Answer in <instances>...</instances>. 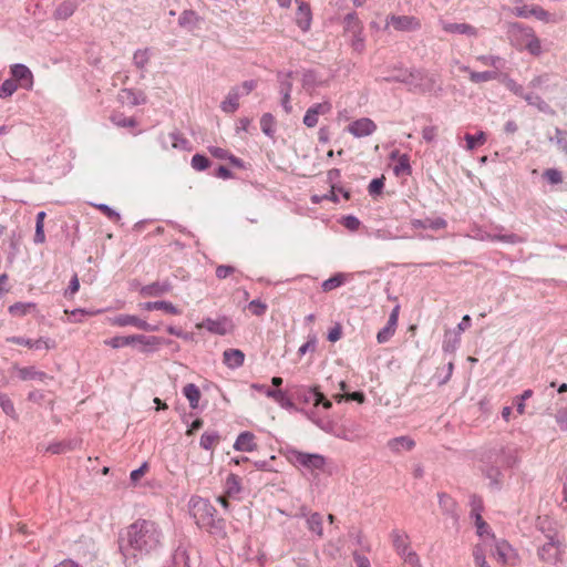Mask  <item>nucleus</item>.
<instances>
[{
	"instance_id": "nucleus-23",
	"label": "nucleus",
	"mask_w": 567,
	"mask_h": 567,
	"mask_svg": "<svg viewBox=\"0 0 567 567\" xmlns=\"http://www.w3.org/2000/svg\"><path fill=\"white\" fill-rule=\"evenodd\" d=\"M491 538L495 540V551L493 555L497 557L502 565L506 564L508 554L513 550L512 546L504 539L496 540L494 534H491Z\"/></svg>"
},
{
	"instance_id": "nucleus-48",
	"label": "nucleus",
	"mask_w": 567,
	"mask_h": 567,
	"mask_svg": "<svg viewBox=\"0 0 567 567\" xmlns=\"http://www.w3.org/2000/svg\"><path fill=\"white\" fill-rule=\"evenodd\" d=\"M396 328L386 323V326L381 329L377 334V340L379 343H385L390 340V338L395 333Z\"/></svg>"
},
{
	"instance_id": "nucleus-2",
	"label": "nucleus",
	"mask_w": 567,
	"mask_h": 567,
	"mask_svg": "<svg viewBox=\"0 0 567 567\" xmlns=\"http://www.w3.org/2000/svg\"><path fill=\"white\" fill-rule=\"evenodd\" d=\"M385 82H400L420 89L423 92L433 90L436 80L433 74L421 70H394L390 75L384 76Z\"/></svg>"
},
{
	"instance_id": "nucleus-17",
	"label": "nucleus",
	"mask_w": 567,
	"mask_h": 567,
	"mask_svg": "<svg viewBox=\"0 0 567 567\" xmlns=\"http://www.w3.org/2000/svg\"><path fill=\"white\" fill-rule=\"evenodd\" d=\"M19 378L23 381L28 380H39L41 382H45L48 380H52L53 378L48 375L45 372L35 370L34 367H25V368H17Z\"/></svg>"
},
{
	"instance_id": "nucleus-8",
	"label": "nucleus",
	"mask_w": 567,
	"mask_h": 567,
	"mask_svg": "<svg viewBox=\"0 0 567 567\" xmlns=\"http://www.w3.org/2000/svg\"><path fill=\"white\" fill-rule=\"evenodd\" d=\"M377 130L374 122L368 117L359 118L348 126V132L355 137L371 135Z\"/></svg>"
},
{
	"instance_id": "nucleus-25",
	"label": "nucleus",
	"mask_w": 567,
	"mask_h": 567,
	"mask_svg": "<svg viewBox=\"0 0 567 567\" xmlns=\"http://www.w3.org/2000/svg\"><path fill=\"white\" fill-rule=\"evenodd\" d=\"M76 3L73 0H65L59 4V7L54 11V18L56 20H65L70 18L74 11L76 10Z\"/></svg>"
},
{
	"instance_id": "nucleus-45",
	"label": "nucleus",
	"mask_w": 567,
	"mask_h": 567,
	"mask_svg": "<svg viewBox=\"0 0 567 567\" xmlns=\"http://www.w3.org/2000/svg\"><path fill=\"white\" fill-rule=\"evenodd\" d=\"M209 165L210 161L202 154H195L192 158V167L196 171H205Z\"/></svg>"
},
{
	"instance_id": "nucleus-37",
	"label": "nucleus",
	"mask_w": 567,
	"mask_h": 567,
	"mask_svg": "<svg viewBox=\"0 0 567 567\" xmlns=\"http://www.w3.org/2000/svg\"><path fill=\"white\" fill-rule=\"evenodd\" d=\"M174 567H190L189 556L187 550L183 547H178L173 555Z\"/></svg>"
},
{
	"instance_id": "nucleus-47",
	"label": "nucleus",
	"mask_w": 567,
	"mask_h": 567,
	"mask_svg": "<svg viewBox=\"0 0 567 567\" xmlns=\"http://www.w3.org/2000/svg\"><path fill=\"white\" fill-rule=\"evenodd\" d=\"M278 76L280 79V85H279L280 93L291 94V91H292L291 72H288L286 74L279 73Z\"/></svg>"
},
{
	"instance_id": "nucleus-62",
	"label": "nucleus",
	"mask_w": 567,
	"mask_h": 567,
	"mask_svg": "<svg viewBox=\"0 0 567 567\" xmlns=\"http://www.w3.org/2000/svg\"><path fill=\"white\" fill-rule=\"evenodd\" d=\"M497 241H503V243H506L509 245H515V244L523 243L524 239L522 237H519L518 235L511 233V234H505V235H498Z\"/></svg>"
},
{
	"instance_id": "nucleus-1",
	"label": "nucleus",
	"mask_w": 567,
	"mask_h": 567,
	"mask_svg": "<svg viewBox=\"0 0 567 567\" xmlns=\"http://www.w3.org/2000/svg\"><path fill=\"white\" fill-rule=\"evenodd\" d=\"M163 537L158 524L150 519H136L120 536V548L124 556L147 555L161 546Z\"/></svg>"
},
{
	"instance_id": "nucleus-24",
	"label": "nucleus",
	"mask_w": 567,
	"mask_h": 567,
	"mask_svg": "<svg viewBox=\"0 0 567 567\" xmlns=\"http://www.w3.org/2000/svg\"><path fill=\"white\" fill-rule=\"evenodd\" d=\"M461 70L464 71V72H467L470 74V80L473 83L487 82V81H491V80H495L497 78V72L496 71L476 72V71L470 70V68L466 66V65H463L461 68Z\"/></svg>"
},
{
	"instance_id": "nucleus-7",
	"label": "nucleus",
	"mask_w": 567,
	"mask_h": 567,
	"mask_svg": "<svg viewBox=\"0 0 567 567\" xmlns=\"http://www.w3.org/2000/svg\"><path fill=\"white\" fill-rule=\"evenodd\" d=\"M386 24H391L396 31H414L421 27L420 20L412 16H391Z\"/></svg>"
},
{
	"instance_id": "nucleus-43",
	"label": "nucleus",
	"mask_w": 567,
	"mask_h": 567,
	"mask_svg": "<svg viewBox=\"0 0 567 567\" xmlns=\"http://www.w3.org/2000/svg\"><path fill=\"white\" fill-rule=\"evenodd\" d=\"M18 90V84L14 80L8 79L0 85V99L11 96Z\"/></svg>"
},
{
	"instance_id": "nucleus-54",
	"label": "nucleus",
	"mask_w": 567,
	"mask_h": 567,
	"mask_svg": "<svg viewBox=\"0 0 567 567\" xmlns=\"http://www.w3.org/2000/svg\"><path fill=\"white\" fill-rule=\"evenodd\" d=\"M248 308L255 316L260 317L266 312L267 305L261 302L259 299H255L249 302Z\"/></svg>"
},
{
	"instance_id": "nucleus-31",
	"label": "nucleus",
	"mask_w": 567,
	"mask_h": 567,
	"mask_svg": "<svg viewBox=\"0 0 567 567\" xmlns=\"http://www.w3.org/2000/svg\"><path fill=\"white\" fill-rule=\"evenodd\" d=\"M411 224L414 228H423V229H425V228L442 229L446 226L445 219H443L441 217L435 218V219H425V220L413 219Z\"/></svg>"
},
{
	"instance_id": "nucleus-10",
	"label": "nucleus",
	"mask_w": 567,
	"mask_h": 567,
	"mask_svg": "<svg viewBox=\"0 0 567 567\" xmlns=\"http://www.w3.org/2000/svg\"><path fill=\"white\" fill-rule=\"evenodd\" d=\"M114 323L120 327L134 326L144 331H156L157 327L151 326L146 321L132 315H120L114 319Z\"/></svg>"
},
{
	"instance_id": "nucleus-9",
	"label": "nucleus",
	"mask_w": 567,
	"mask_h": 567,
	"mask_svg": "<svg viewBox=\"0 0 567 567\" xmlns=\"http://www.w3.org/2000/svg\"><path fill=\"white\" fill-rule=\"evenodd\" d=\"M559 543L555 542L553 538L544 544L538 550L540 559L548 564H556L559 560Z\"/></svg>"
},
{
	"instance_id": "nucleus-42",
	"label": "nucleus",
	"mask_w": 567,
	"mask_h": 567,
	"mask_svg": "<svg viewBox=\"0 0 567 567\" xmlns=\"http://www.w3.org/2000/svg\"><path fill=\"white\" fill-rule=\"evenodd\" d=\"M274 124H275V118H274V116L270 113H265L261 116V118H260V127H261V131L266 135L272 136Z\"/></svg>"
},
{
	"instance_id": "nucleus-26",
	"label": "nucleus",
	"mask_w": 567,
	"mask_h": 567,
	"mask_svg": "<svg viewBox=\"0 0 567 567\" xmlns=\"http://www.w3.org/2000/svg\"><path fill=\"white\" fill-rule=\"evenodd\" d=\"M362 23L361 21L358 19L357 14L355 13H348L346 17H344V33L347 35H351L353 33L358 34V33H362Z\"/></svg>"
},
{
	"instance_id": "nucleus-20",
	"label": "nucleus",
	"mask_w": 567,
	"mask_h": 567,
	"mask_svg": "<svg viewBox=\"0 0 567 567\" xmlns=\"http://www.w3.org/2000/svg\"><path fill=\"white\" fill-rule=\"evenodd\" d=\"M135 340H144L142 336H126V337H114L109 340H105L104 343L106 346L112 347L113 349H117L125 346H131L135 343ZM145 341L150 342V339H145ZM151 341H155L154 339H151Z\"/></svg>"
},
{
	"instance_id": "nucleus-28",
	"label": "nucleus",
	"mask_w": 567,
	"mask_h": 567,
	"mask_svg": "<svg viewBox=\"0 0 567 567\" xmlns=\"http://www.w3.org/2000/svg\"><path fill=\"white\" fill-rule=\"evenodd\" d=\"M414 441L409 436H399L389 441V447L394 452H400L402 450L410 451L414 446Z\"/></svg>"
},
{
	"instance_id": "nucleus-30",
	"label": "nucleus",
	"mask_w": 567,
	"mask_h": 567,
	"mask_svg": "<svg viewBox=\"0 0 567 567\" xmlns=\"http://www.w3.org/2000/svg\"><path fill=\"white\" fill-rule=\"evenodd\" d=\"M305 401H312L315 405L322 404V406L327 410L332 406V403L326 399L323 393H321L317 388H312L308 391V394L305 396Z\"/></svg>"
},
{
	"instance_id": "nucleus-44",
	"label": "nucleus",
	"mask_w": 567,
	"mask_h": 567,
	"mask_svg": "<svg viewBox=\"0 0 567 567\" xmlns=\"http://www.w3.org/2000/svg\"><path fill=\"white\" fill-rule=\"evenodd\" d=\"M11 74L16 80L32 78V73L24 64H14L11 66Z\"/></svg>"
},
{
	"instance_id": "nucleus-3",
	"label": "nucleus",
	"mask_w": 567,
	"mask_h": 567,
	"mask_svg": "<svg viewBox=\"0 0 567 567\" xmlns=\"http://www.w3.org/2000/svg\"><path fill=\"white\" fill-rule=\"evenodd\" d=\"M189 511L196 524L203 528H213L216 526V509L208 499L193 497L190 499Z\"/></svg>"
},
{
	"instance_id": "nucleus-49",
	"label": "nucleus",
	"mask_w": 567,
	"mask_h": 567,
	"mask_svg": "<svg viewBox=\"0 0 567 567\" xmlns=\"http://www.w3.org/2000/svg\"><path fill=\"white\" fill-rule=\"evenodd\" d=\"M349 37L351 38L350 44H351V48L353 49V51H355L358 53H362L365 48L364 38L362 37V33H358V34L353 33Z\"/></svg>"
},
{
	"instance_id": "nucleus-34",
	"label": "nucleus",
	"mask_w": 567,
	"mask_h": 567,
	"mask_svg": "<svg viewBox=\"0 0 567 567\" xmlns=\"http://www.w3.org/2000/svg\"><path fill=\"white\" fill-rule=\"evenodd\" d=\"M0 406L6 415H8L14 421L18 420V414L14 404L6 393H3L2 396H0Z\"/></svg>"
},
{
	"instance_id": "nucleus-51",
	"label": "nucleus",
	"mask_w": 567,
	"mask_h": 567,
	"mask_svg": "<svg viewBox=\"0 0 567 567\" xmlns=\"http://www.w3.org/2000/svg\"><path fill=\"white\" fill-rule=\"evenodd\" d=\"M543 176L553 185L560 184L563 182L561 172L556 168L546 169Z\"/></svg>"
},
{
	"instance_id": "nucleus-32",
	"label": "nucleus",
	"mask_w": 567,
	"mask_h": 567,
	"mask_svg": "<svg viewBox=\"0 0 567 567\" xmlns=\"http://www.w3.org/2000/svg\"><path fill=\"white\" fill-rule=\"evenodd\" d=\"M200 18L199 16L193 11V10H184L178 19V24L182 28H194L198 22Z\"/></svg>"
},
{
	"instance_id": "nucleus-12",
	"label": "nucleus",
	"mask_w": 567,
	"mask_h": 567,
	"mask_svg": "<svg viewBox=\"0 0 567 567\" xmlns=\"http://www.w3.org/2000/svg\"><path fill=\"white\" fill-rule=\"evenodd\" d=\"M172 290V285L168 281L153 282L142 287L141 295L143 297H159Z\"/></svg>"
},
{
	"instance_id": "nucleus-55",
	"label": "nucleus",
	"mask_w": 567,
	"mask_h": 567,
	"mask_svg": "<svg viewBox=\"0 0 567 567\" xmlns=\"http://www.w3.org/2000/svg\"><path fill=\"white\" fill-rule=\"evenodd\" d=\"M134 63L138 69H143L148 63L147 50H138L134 53Z\"/></svg>"
},
{
	"instance_id": "nucleus-19",
	"label": "nucleus",
	"mask_w": 567,
	"mask_h": 567,
	"mask_svg": "<svg viewBox=\"0 0 567 567\" xmlns=\"http://www.w3.org/2000/svg\"><path fill=\"white\" fill-rule=\"evenodd\" d=\"M307 528L310 533L315 534L319 538L323 537V518L318 512H313L306 519Z\"/></svg>"
},
{
	"instance_id": "nucleus-61",
	"label": "nucleus",
	"mask_w": 567,
	"mask_h": 567,
	"mask_svg": "<svg viewBox=\"0 0 567 567\" xmlns=\"http://www.w3.org/2000/svg\"><path fill=\"white\" fill-rule=\"evenodd\" d=\"M473 557L477 566H484L486 563L485 550L482 545H476L473 549Z\"/></svg>"
},
{
	"instance_id": "nucleus-46",
	"label": "nucleus",
	"mask_w": 567,
	"mask_h": 567,
	"mask_svg": "<svg viewBox=\"0 0 567 567\" xmlns=\"http://www.w3.org/2000/svg\"><path fill=\"white\" fill-rule=\"evenodd\" d=\"M555 140L557 146L567 154V131L556 128L555 130V138H550V141Z\"/></svg>"
},
{
	"instance_id": "nucleus-64",
	"label": "nucleus",
	"mask_w": 567,
	"mask_h": 567,
	"mask_svg": "<svg viewBox=\"0 0 567 567\" xmlns=\"http://www.w3.org/2000/svg\"><path fill=\"white\" fill-rule=\"evenodd\" d=\"M235 267L233 266H228V265H220L216 268V277L218 279H225L227 278L229 275L234 274L235 272Z\"/></svg>"
},
{
	"instance_id": "nucleus-5",
	"label": "nucleus",
	"mask_w": 567,
	"mask_h": 567,
	"mask_svg": "<svg viewBox=\"0 0 567 567\" xmlns=\"http://www.w3.org/2000/svg\"><path fill=\"white\" fill-rule=\"evenodd\" d=\"M196 328H198V329L205 328L212 333H215L218 336H225L227 333H230L234 330V323L227 317H220L216 320L207 318L203 322L197 323Z\"/></svg>"
},
{
	"instance_id": "nucleus-39",
	"label": "nucleus",
	"mask_w": 567,
	"mask_h": 567,
	"mask_svg": "<svg viewBox=\"0 0 567 567\" xmlns=\"http://www.w3.org/2000/svg\"><path fill=\"white\" fill-rule=\"evenodd\" d=\"M466 148L473 151L476 145H483L486 142V134L480 131L476 135L465 134Z\"/></svg>"
},
{
	"instance_id": "nucleus-56",
	"label": "nucleus",
	"mask_w": 567,
	"mask_h": 567,
	"mask_svg": "<svg viewBox=\"0 0 567 567\" xmlns=\"http://www.w3.org/2000/svg\"><path fill=\"white\" fill-rule=\"evenodd\" d=\"M471 517H476L477 514H482L483 512V501L480 496L473 495L471 497Z\"/></svg>"
},
{
	"instance_id": "nucleus-14",
	"label": "nucleus",
	"mask_w": 567,
	"mask_h": 567,
	"mask_svg": "<svg viewBox=\"0 0 567 567\" xmlns=\"http://www.w3.org/2000/svg\"><path fill=\"white\" fill-rule=\"evenodd\" d=\"M442 28L445 32L453 34H466L468 37L477 35V30L468 23H450L443 21Z\"/></svg>"
},
{
	"instance_id": "nucleus-50",
	"label": "nucleus",
	"mask_w": 567,
	"mask_h": 567,
	"mask_svg": "<svg viewBox=\"0 0 567 567\" xmlns=\"http://www.w3.org/2000/svg\"><path fill=\"white\" fill-rule=\"evenodd\" d=\"M555 421L559 426V430L567 432V406L560 408L555 414Z\"/></svg>"
},
{
	"instance_id": "nucleus-33",
	"label": "nucleus",
	"mask_w": 567,
	"mask_h": 567,
	"mask_svg": "<svg viewBox=\"0 0 567 567\" xmlns=\"http://www.w3.org/2000/svg\"><path fill=\"white\" fill-rule=\"evenodd\" d=\"M523 97L529 105L537 107L540 112H553L549 104L537 94L528 93L525 94Z\"/></svg>"
},
{
	"instance_id": "nucleus-53",
	"label": "nucleus",
	"mask_w": 567,
	"mask_h": 567,
	"mask_svg": "<svg viewBox=\"0 0 567 567\" xmlns=\"http://www.w3.org/2000/svg\"><path fill=\"white\" fill-rule=\"evenodd\" d=\"M95 207L99 210H101L109 219H111L113 221H118L121 219L120 214L106 204H99V205H95Z\"/></svg>"
},
{
	"instance_id": "nucleus-4",
	"label": "nucleus",
	"mask_w": 567,
	"mask_h": 567,
	"mask_svg": "<svg viewBox=\"0 0 567 567\" xmlns=\"http://www.w3.org/2000/svg\"><path fill=\"white\" fill-rule=\"evenodd\" d=\"M290 455H291V460L296 464H298L305 468H308L310 471L322 470L326 465V458L322 455L317 454V453H306V452L292 450L290 452Z\"/></svg>"
},
{
	"instance_id": "nucleus-29",
	"label": "nucleus",
	"mask_w": 567,
	"mask_h": 567,
	"mask_svg": "<svg viewBox=\"0 0 567 567\" xmlns=\"http://www.w3.org/2000/svg\"><path fill=\"white\" fill-rule=\"evenodd\" d=\"M183 393L189 402V406L192 409L198 408V403L200 400V391L198 386L194 383H188L184 386Z\"/></svg>"
},
{
	"instance_id": "nucleus-58",
	"label": "nucleus",
	"mask_w": 567,
	"mask_h": 567,
	"mask_svg": "<svg viewBox=\"0 0 567 567\" xmlns=\"http://www.w3.org/2000/svg\"><path fill=\"white\" fill-rule=\"evenodd\" d=\"M528 12H530L532 16H534L536 19L540 21H549V13L539 6L530 7V10H528Z\"/></svg>"
},
{
	"instance_id": "nucleus-15",
	"label": "nucleus",
	"mask_w": 567,
	"mask_h": 567,
	"mask_svg": "<svg viewBox=\"0 0 567 567\" xmlns=\"http://www.w3.org/2000/svg\"><path fill=\"white\" fill-rule=\"evenodd\" d=\"M234 449L241 452H252L257 449L255 435L251 432H243L238 435Z\"/></svg>"
},
{
	"instance_id": "nucleus-18",
	"label": "nucleus",
	"mask_w": 567,
	"mask_h": 567,
	"mask_svg": "<svg viewBox=\"0 0 567 567\" xmlns=\"http://www.w3.org/2000/svg\"><path fill=\"white\" fill-rule=\"evenodd\" d=\"M224 363L230 369H237L244 364L245 354L238 349H227L224 351Z\"/></svg>"
},
{
	"instance_id": "nucleus-6",
	"label": "nucleus",
	"mask_w": 567,
	"mask_h": 567,
	"mask_svg": "<svg viewBox=\"0 0 567 567\" xmlns=\"http://www.w3.org/2000/svg\"><path fill=\"white\" fill-rule=\"evenodd\" d=\"M331 110L332 104L328 100L321 103H316L307 110L302 122L307 127H315L318 124L319 116L329 114Z\"/></svg>"
},
{
	"instance_id": "nucleus-40",
	"label": "nucleus",
	"mask_w": 567,
	"mask_h": 567,
	"mask_svg": "<svg viewBox=\"0 0 567 567\" xmlns=\"http://www.w3.org/2000/svg\"><path fill=\"white\" fill-rule=\"evenodd\" d=\"M344 282V275L337 274L331 278L324 280L321 285V288L324 292L331 291L338 287H340Z\"/></svg>"
},
{
	"instance_id": "nucleus-11",
	"label": "nucleus",
	"mask_w": 567,
	"mask_h": 567,
	"mask_svg": "<svg viewBox=\"0 0 567 567\" xmlns=\"http://www.w3.org/2000/svg\"><path fill=\"white\" fill-rule=\"evenodd\" d=\"M512 29H517L524 32L525 37L528 39L526 43V49L530 54L538 56L542 54V44L540 40L536 37L534 30L532 28H522L518 23H513Z\"/></svg>"
},
{
	"instance_id": "nucleus-52",
	"label": "nucleus",
	"mask_w": 567,
	"mask_h": 567,
	"mask_svg": "<svg viewBox=\"0 0 567 567\" xmlns=\"http://www.w3.org/2000/svg\"><path fill=\"white\" fill-rule=\"evenodd\" d=\"M334 399L338 402H341L342 400L346 399L348 401H357L359 403H363L365 400V396L362 392L355 391V392L348 393V394H338L334 396Z\"/></svg>"
},
{
	"instance_id": "nucleus-21",
	"label": "nucleus",
	"mask_w": 567,
	"mask_h": 567,
	"mask_svg": "<svg viewBox=\"0 0 567 567\" xmlns=\"http://www.w3.org/2000/svg\"><path fill=\"white\" fill-rule=\"evenodd\" d=\"M265 395L267 398L274 399L284 409L295 408L292 400L289 396H287L286 392H284L282 390L267 389L265 391Z\"/></svg>"
},
{
	"instance_id": "nucleus-59",
	"label": "nucleus",
	"mask_w": 567,
	"mask_h": 567,
	"mask_svg": "<svg viewBox=\"0 0 567 567\" xmlns=\"http://www.w3.org/2000/svg\"><path fill=\"white\" fill-rule=\"evenodd\" d=\"M302 85L305 89H312L317 85V76L313 71H307L303 73Z\"/></svg>"
},
{
	"instance_id": "nucleus-57",
	"label": "nucleus",
	"mask_w": 567,
	"mask_h": 567,
	"mask_svg": "<svg viewBox=\"0 0 567 567\" xmlns=\"http://www.w3.org/2000/svg\"><path fill=\"white\" fill-rule=\"evenodd\" d=\"M30 307H32L31 303L17 302L9 307V312L13 316H23Z\"/></svg>"
},
{
	"instance_id": "nucleus-35",
	"label": "nucleus",
	"mask_w": 567,
	"mask_h": 567,
	"mask_svg": "<svg viewBox=\"0 0 567 567\" xmlns=\"http://www.w3.org/2000/svg\"><path fill=\"white\" fill-rule=\"evenodd\" d=\"M167 140L171 142V148L176 150H187L188 148V140H186L181 133L173 132L167 135Z\"/></svg>"
},
{
	"instance_id": "nucleus-41",
	"label": "nucleus",
	"mask_w": 567,
	"mask_h": 567,
	"mask_svg": "<svg viewBox=\"0 0 567 567\" xmlns=\"http://www.w3.org/2000/svg\"><path fill=\"white\" fill-rule=\"evenodd\" d=\"M218 440L219 435L217 432H205L200 437L199 444L204 450H212Z\"/></svg>"
},
{
	"instance_id": "nucleus-16",
	"label": "nucleus",
	"mask_w": 567,
	"mask_h": 567,
	"mask_svg": "<svg viewBox=\"0 0 567 567\" xmlns=\"http://www.w3.org/2000/svg\"><path fill=\"white\" fill-rule=\"evenodd\" d=\"M241 96L240 89L238 86L233 87L226 99L221 102V110L226 113H234L239 107V99Z\"/></svg>"
},
{
	"instance_id": "nucleus-36",
	"label": "nucleus",
	"mask_w": 567,
	"mask_h": 567,
	"mask_svg": "<svg viewBox=\"0 0 567 567\" xmlns=\"http://www.w3.org/2000/svg\"><path fill=\"white\" fill-rule=\"evenodd\" d=\"M393 173L399 176L401 174L411 175L412 169L410 165V158L406 154H403L399 157L398 163L393 167Z\"/></svg>"
},
{
	"instance_id": "nucleus-22",
	"label": "nucleus",
	"mask_w": 567,
	"mask_h": 567,
	"mask_svg": "<svg viewBox=\"0 0 567 567\" xmlns=\"http://www.w3.org/2000/svg\"><path fill=\"white\" fill-rule=\"evenodd\" d=\"M145 310H164L171 315H179L181 310L169 301H148L142 305Z\"/></svg>"
},
{
	"instance_id": "nucleus-60",
	"label": "nucleus",
	"mask_w": 567,
	"mask_h": 567,
	"mask_svg": "<svg viewBox=\"0 0 567 567\" xmlns=\"http://www.w3.org/2000/svg\"><path fill=\"white\" fill-rule=\"evenodd\" d=\"M384 177H380V178H374L372 179V182L370 183L368 189H369V193L370 195H379L384 186Z\"/></svg>"
},
{
	"instance_id": "nucleus-13",
	"label": "nucleus",
	"mask_w": 567,
	"mask_h": 567,
	"mask_svg": "<svg viewBox=\"0 0 567 567\" xmlns=\"http://www.w3.org/2000/svg\"><path fill=\"white\" fill-rule=\"evenodd\" d=\"M298 10L296 13V22L302 31H307L311 24V10L309 4L298 1Z\"/></svg>"
},
{
	"instance_id": "nucleus-63",
	"label": "nucleus",
	"mask_w": 567,
	"mask_h": 567,
	"mask_svg": "<svg viewBox=\"0 0 567 567\" xmlns=\"http://www.w3.org/2000/svg\"><path fill=\"white\" fill-rule=\"evenodd\" d=\"M112 122L121 127H134L136 125V121L133 117L112 116Z\"/></svg>"
},
{
	"instance_id": "nucleus-27",
	"label": "nucleus",
	"mask_w": 567,
	"mask_h": 567,
	"mask_svg": "<svg viewBox=\"0 0 567 567\" xmlns=\"http://www.w3.org/2000/svg\"><path fill=\"white\" fill-rule=\"evenodd\" d=\"M391 538L396 553L409 549L410 538L405 532L395 529L391 533Z\"/></svg>"
},
{
	"instance_id": "nucleus-38",
	"label": "nucleus",
	"mask_w": 567,
	"mask_h": 567,
	"mask_svg": "<svg viewBox=\"0 0 567 567\" xmlns=\"http://www.w3.org/2000/svg\"><path fill=\"white\" fill-rule=\"evenodd\" d=\"M144 339H154L155 341H145V340H135V343L141 344V351L148 353L155 350L156 347H158L162 343V339L155 336H144L141 334Z\"/></svg>"
}]
</instances>
